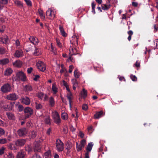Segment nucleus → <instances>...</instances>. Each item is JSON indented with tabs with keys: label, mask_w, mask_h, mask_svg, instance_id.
<instances>
[{
	"label": "nucleus",
	"mask_w": 158,
	"mask_h": 158,
	"mask_svg": "<svg viewBox=\"0 0 158 158\" xmlns=\"http://www.w3.org/2000/svg\"><path fill=\"white\" fill-rule=\"evenodd\" d=\"M8 53L7 50L3 47H0V54L3 55L7 54Z\"/></svg>",
	"instance_id": "26"
},
{
	"label": "nucleus",
	"mask_w": 158,
	"mask_h": 158,
	"mask_svg": "<svg viewBox=\"0 0 158 158\" xmlns=\"http://www.w3.org/2000/svg\"><path fill=\"white\" fill-rule=\"evenodd\" d=\"M135 65L136 67H140V63L138 60H137L135 64Z\"/></svg>",
	"instance_id": "60"
},
{
	"label": "nucleus",
	"mask_w": 158,
	"mask_h": 158,
	"mask_svg": "<svg viewBox=\"0 0 158 158\" xmlns=\"http://www.w3.org/2000/svg\"><path fill=\"white\" fill-rule=\"evenodd\" d=\"M24 47L25 48V50L27 52L30 51L32 49V46L29 42H26L24 44Z\"/></svg>",
	"instance_id": "14"
},
{
	"label": "nucleus",
	"mask_w": 158,
	"mask_h": 158,
	"mask_svg": "<svg viewBox=\"0 0 158 158\" xmlns=\"http://www.w3.org/2000/svg\"><path fill=\"white\" fill-rule=\"evenodd\" d=\"M41 50L39 48L35 47L34 52L33 53V54L34 56H39L41 54Z\"/></svg>",
	"instance_id": "20"
},
{
	"label": "nucleus",
	"mask_w": 158,
	"mask_h": 158,
	"mask_svg": "<svg viewBox=\"0 0 158 158\" xmlns=\"http://www.w3.org/2000/svg\"><path fill=\"white\" fill-rule=\"evenodd\" d=\"M36 136V132L33 131L29 133V137L31 138H34Z\"/></svg>",
	"instance_id": "34"
},
{
	"label": "nucleus",
	"mask_w": 158,
	"mask_h": 158,
	"mask_svg": "<svg viewBox=\"0 0 158 158\" xmlns=\"http://www.w3.org/2000/svg\"><path fill=\"white\" fill-rule=\"evenodd\" d=\"M111 5L110 4H102V8L103 10H107L110 8Z\"/></svg>",
	"instance_id": "32"
},
{
	"label": "nucleus",
	"mask_w": 158,
	"mask_h": 158,
	"mask_svg": "<svg viewBox=\"0 0 158 158\" xmlns=\"http://www.w3.org/2000/svg\"><path fill=\"white\" fill-rule=\"evenodd\" d=\"M38 69L40 71L44 72L46 69V67L45 63L41 61H38L36 64Z\"/></svg>",
	"instance_id": "5"
},
{
	"label": "nucleus",
	"mask_w": 158,
	"mask_h": 158,
	"mask_svg": "<svg viewBox=\"0 0 158 158\" xmlns=\"http://www.w3.org/2000/svg\"><path fill=\"white\" fill-rule=\"evenodd\" d=\"M72 81L73 85V90H75L76 88L78 87L77 81L76 79H73L72 80Z\"/></svg>",
	"instance_id": "27"
},
{
	"label": "nucleus",
	"mask_w": 158,
	"mask_h": 158,
	"mask_svg": "<svg viewBox=\"0 0 158 158\" xmlns=\"http://www.w3.org/2000/svg\"><path fill=\"white\" fill-rule=\"evenodd\" d=\"M27 77L24 73L21 71H19L16 73V76L14 77L16 81H25L26 80Z\"/></svg>",
	"instance_id": "1"
},
{
	"label": "nucleus",
	"mask_w": 158,
	"mask_h": 158,
	"mask_svg": "<svg viewBox=\"0 0 158 158\" xmlns=\"http://www.w3.org/2000/svg\"><path fill=\"white\" fill-rule=\"evenodd\" d=\"M67 97L69 100L70 107H71L72 100L73 98V95L71 93H69L67 94Z\"/></svg>",
	"instance_id": "23"
},
{
	"label": "nucleus",
	"mask_w": 158,
	"mask_h": 158,
	"mask_svg": "<svg viewBox=\"0 0 158 158\" xmlns=\"http://www.w3.org/2000/svg\"><path fill=\"white\" fill-rule=\"evenodd\" d=\"M92 11L94 12V13H95V4L94 3V2H93L92 3Z\"/></svg>",
	"instance_id": "56"
},
{
	"label": "nucleus",
	"mask_w": 158,
	"mask_h": 158,
	"mask_svg": "<svg viewBox=\"0 0 158 158\" xmlns=\"http://www.w3.org/2000/svg\"><path fill=\"white\" fill-rule=\"evenodd\" d=\"M59 28L61 35L63 37H66L67 35V34L64 31V29L63 27L61 25H59Z\"/></svg>",
	"instance_id": "24"
},
{
	"label": "nucleus",
	"mask_w": 158,
	"mask_h": 158,
	"mask_svg": "<svg viewBox=\"0 0 158 158\" xmlns=\"http://www.w3.org/2000/svg\"><path fill=\"white\" fill-rule=\"evenodd\" d=\"M26 91L28 92L31 91L32 90V87L30 85H26L25 86Z\"/></svg>",
	"instance_id": "49"
},
{
	"label": "nucleus",
	"mask_w": 158,
	"mask_h": 158,
	"mask_svg": "<svg viewBox=\"0 0 158 158\" xmlns=\"http://www.w3.org/2000/svg\"><path fill=\"white\" fill-rule=\"evenodd\" d=\"M24 1L28 6H32L31 2L30 0H24Z\"/></svg>",
	"instance_id": "55"
},
{
	"label": "nucleus",
	"mask_w": 158,
	"mask_h": 158,
	"mask_svg": "<svg viewBox=\"0 0 158 158\" xmlns=\"http://www.w3.org/2000/svg\"><path fill=\"white\" fill-rule=\"evenodd\" d=\"M7 142V140L6 139L0 138V144H4L6 143Z\"/></svg>",
	"instance_id": "50"
},
{
	"label": "nucleus",
	"mask_w": 158,
	"mask_h": 158,
	"mask_svg": "<svg viewBox=\"0 0 158 158\" xmlns=\"http://www.w3.org/2000/svg\"><path fill=\"white\" fill-rule=\"evenodd\" d=\"M28 130L25 128H23L19 129L17 133L19 136L20 137H25L27 134Z\"/></svg>",
	"instance_id": "8"
},
{
	"label": "nucleus",
	"mask_w": 158,
	"mask_h": 158,
	"mask_svg": "<svg viewBox=\"0 0 158 158\" xmlns=\"http://www.w3.org/2000/svg\"><path fill=\"white\" fill-rule=\"evenodd\" d=\"M45 158H51V152L50 151H48L45 153L44 154Z\"/></svg>",
	"instance_id": "40"
},
{
	"label": "nucleus",
	"mask_w": 158,
	"mask_h": 158,
	"mask_svg": "<svg viewBox=\"0 0 158 158\" xmlns=\"http://www.w3.org/2000/svg\"><path fill=\"white\" fill-rule=\"evenodd\" d=\"M9 60L8 58H4L0 60V64L5 65L9 62Z\"/></svg>",
	"instance_id": "31"
},
{
	"label": "nucleus",
	"mask_w": 158,
	"mask_h": 158,
	"mask_svg": "<svg viewBox=\"0 0 158 158\" xmlns=\"http://www.w3.org/2000/svg\"><path fill=\"white\" fill-rule=\"evenodd\" d=\"M76 47H74V46L71 45L70 48H71V54L72 55H76L78 54L77 52V48H76Z\"/></svg>",
	"instance_id": "21"
},
{
	"label": "nucleus",
	"mask_w": 158,
	"mask_h": 158,
	"mask_svg": "<svg viewBox=\"0 0 158 158\" xmlns=\"http://www.w3.org/2000/svg\"><path fill=\"white\" fill-rule=\"evenodd\" d=\"M61 118L64 120L67 119L68 118L67 114L65 112L62 113L61 114Z\"/></svg>",
	"instance_id": "44"
},
{
	"label": "nucleus",
	"mask_w": 158,
	"mask_h": 158,
	"mask_svg": "<svg viewBox=\"0 0 158 158\" xmlns=\"http://www.w3.org/2000/svg\"><path fill=\"white\" fill-rule=\"evenodd\" d=\"M5 133V130L2 128L0 127V136L4 135Z\"/></svg>",
	"instance_id": "54"
},
{
	"label": "nucleus",
	"mask_w": 158,
	"mask_h": 158,
	"mask_svg": "<svg viewBox=\"0 0 158 158\" xmlns=\"http://www.w3.org/2000/svg\"><path fill=\"white\" fill-rule=\"evenodd\" d=\"M24 112L25 114V118H29L33 114V111L31 108L27 107L24 109Z\"/></svg>",
	"instance_id": "7"
},
{
	"label": "nucleus",
	"mask_w": 158,
	"mask_h": 158,
	"mask_svg": "<svg viewBox=\"0 0 158 158\" xmlns=\"http://www.w3.org/2000/svg\"><path fill=\"white\" fill-rule=\"evenodd\" d=\"M34 151L35 152H39L41 149V147L40 143L37 142H35L34 143Z\"/></svg>",
	"instance_id": "15"
},
{
	"label": "nucleus",
	"mask_w": 158,
	"mask_h": 158,
	"mask_svg": "<svg viewBox=\"0 0 158 158\" xmlns=\"http://www.w3.org/2000/svg\"><path fill=\"white\" fill-rule=\"evenodd\" d=\"M69 51H70V53L69 54V58H68L69 60H70V61H71L72 62H73V61H74V60L73 59V58L72 57V56L73 55H72V54H71V50H70V49H69Z\"/></svg>",
	"instance_id": "52"
},
{
	"label": "nucleus",
	"mask_w": 158,
	"mask_h": 158,
	"mask_svg": "<svg viewBox=\"0 0 158 158\" xmlns=\"http://www.w3.org/2000/svg\"><path fill=\"white\" fill-rule=\"evenodd\" d=\"M49 106L51 107H53L54 106L55 104V101L54 98L52 97H51L49 99Z\"/></svg>",
	"instance_id": "25"
},
{
	"label": "nucleus",
	"mask_w": 158,
	"mask_h": 158,
	"mask_svg": "<svg viewBox=\"0 0 158 158\" xmlns=\"http://www.w3.org/2000/svg\"><path fill=\"white\" fill-rule=\"evenodd\" d=\"M74 66L72 65H70L69 66V73H71L73 71V69H74Z\"/></svg>",
	"instance_id": "61"
},
{
	"label": "nucleus",
	"mask_w": 158,
	"mask_h": 158,
	"mask_svg": "<svg viewBox=\"0 0 158 158\" xmlns=\"http://www.w3.org/2000/svg\"><path fill=\"white\" fill-rule=\"evenodd\" d=\"M32 158H41V157L39 155L36 154L33 156Z\"/></svg>",
	"instance_id": "64"
},
{
	"label": "nucleus",
	"mask_w": 158,
	"mask_h": 158,
	"mask_svg": "<svg viewBox=\"0 0 158 158\" xmlns=\"http://www.w3.org/2000/svg\"><path fill=\"white\" fill-rule=\"evenodd\" d=\"M0 90L3 93L9 92L11 90V86L8 83L5 84L1 87Z\"/></svg>",
	"instance_id": "4"
},
{
	"label": "nucleus",
	"mask_w": 158,
	"mask_h": 158,
	"mask_svg": "<svg viewBox=\"0 0 158 158\" xmlns=\"http://www.w3.org/2000/svg\"><path fill=\"white\" fill-rule=\"evenodd\" d=\"M36 96L39 98L44 101H46L48 99V97L47 95L44 94V93L41 92L37 93Z\"/></svg>",
	"instance_id": "10"
},
{
	"label": "nucleus",
	"mask_w": 158,
	"mask_h": 158,
	"mask_svg": "<svg viewBox=\"0 0 158 158\" xmlns=\"http://www.w3.org/2000/svg\"><path fill=\"white\" fill-rule=\"evenodd\" d=\"M6 27L4 25H2V29H0V32L3 33L4 32V31L5 30Z\"/></svg>",
	"instance_id": "63"
},
{
	"label": "nucleus",
	"mask_w": 158,
	"mask_h": 158,
	"mask_svg": "<svg viewBox=\"0 0 158 158\" xmlns=\"http://www.w3.org/2000/svg\"><path fill=\"white\" fill-rule=\"evenodd\" d=\"M78 38L76 35H73L72 37L70 40V42L72 46H74V47H76L78 45Z\"/></svg>",
	"instance_id": "9"
},
{
	"label": "nucleus",
	"mask_w": 158,
	"mask_h": 158,
	"mask_svg": "<svg viewBox=\"0 0 158 158\" xmlns=\"http://www.w3.org/2000/svg\"><path fill=\"white\" fill-rule=\"evenodd\" d=\"M22 102L23 103L26 105H28L30 103V100L29 98L27 97L22 98Z\"/></svg>",
	"instance_id": "17"
},
{
	"label": "nucleus",
	"mask_w": 158,
	"mask_h": 158,
	"mask_svg": "<svg viewBox=\"0 0 158 158\" xmlns=\"http://www.w3.org/2000/svg\"><path fill=\"white\" fill-rule=\"evenodd\" d=\"M81 94L82 97L83 98H85L87 96V91L85 89H83L82 91L81 92Z\"/></svg>",
	"instance_id": "38"
},
{
	"label": "nucleus",
	"mask_w": 158,
	"mask_h": 158,
	"mask_svg": "<svg viewBox=\"0 0 158 158\" xmlns=\"http://www.w3.org/2000/svg\"><path fill=\"white\" fill-rule=\"evenodd\" d=\"M29 39L31 42L35 45H37L39 42L38 40L35 37L31 36Z\"/></svg>",
	"instance_id": "13"
},
{
	"label": "nucleus",
	"mask_w": 158,
	"mask_h": 158,
	"mask_svg": "<svg viewBox=\"0 0 158 158\" xmlns=\"http://www.w3.org/2000/svg\"><path fill=\"white\" fill-rule=\"evenodd\" d=\"M8 147L10 149L12 150H16L19 149L18 147L16 145L15 142L14 144L10 143L8 145Z\"/></svg>",
	"instance_id": "18"
},
{
	"label": "nucleus",
	"mask_w": 158,
	"mask_h": 158,
	"mask_svg": "<svg viewBox=\"0 0 158 158\" xmlns=\"http://www.w3.org/2000/svg\"><path fill=\"white\" fill-rule=\"evenodd\" d=\"M0 41L3 43L6 44L8 43V39L6 36L0 38Z\"/></svg>",
	"instance_id": "37"
},
{
	"label": "nucleus",
	"mask_w": 158,
	"mask_h": 158,
	"mask_svg": "<svg viewBox=\"0 0 158 158\" xmlns=\"http://www.w3.org/2000/svg\"><path fill=\"white\" fill-rule=\"evenodd\" d=\"M25 150L28 153H30L32 151V148L30 146L27 145L25 147Z\"/></svg>",
	"instance_id": "45"
},
{
	"label": "nucleus",
	"mask_w": 158,
	"mask_h": 158,
	"mask_svg": "<svg viewBox=\"0 0 158 158\" xmlns=\"http://www.w3.org/2000/svg\"><path fill=\"white\" fill-rule=\"evenodd\" d=\"M88 131L89 132L91 133L93 131V127L92 126L89 127L87 128Z\"/></svg>",
	"instance_id": "58"
},
{
	"label": "nucleus",
	"mask_w": 158,
	"mask_h": 158,
	"mask_svg": "<svg viewBox=\"0 0 158 158\" xmlns=\"http://www.w3.org/2000/svg\"><path fill=\"white\" fill-rule=\"evenodd\" d=\"M25 152L23 150H21L18 153L16 158H25Z\"/></svg>",
	"instance_id": "16"
},
{
	"label": "nucleus",
	"mask_w": 158,
	"mask_h": 158,
	"mask_svg": "<svg viewBox=\"0 0 158 158\" xmlns=\"http://www.w3.org/2000/svg\"><path fill=\"white\" fill-rule=\"evenodd\" d=\"M83 110H86L88 109V106L86 104H83L82 106Z\"/></svg>",
	"instance_id": "62"
},
{
	"label": "nucleus",
	"mask_w": 158,
	"mask_h": 158,
	"mask_svg": "<svg viewBox=\"0 0 158 158\" xmlns=\"http://www.w3.org/2000/svg\"><path fill=\"white\" fill-rule=\"evenodd\" d=\"M56 149L58 152H61L64 149V143L60 140L58 139L56 142Z\"/></svg>",
	"instance_id": "3"
},
{
	"label": "nucleus",
	"mask_w": 158,
	"mask_h": 158,
	"mask_svg": "<svg viewBox=\"0 0 158 158\" xmlns=\"http://www.w3.org/2000/svg\"><path fill=\"white\" fill-rule=\"evenodd\" d=\"M52 90L54 94H56L58 92V89L56 86V84L55 83L52 84Z\"/></svg>",
	"instance_id": "39"
},
{
	"label": "nucleus",
	"mask_w": 158,
	"mask_h": 158,
	"mask_svg": "<svg viewBox=\"0 0 158 158\" xmlns=\"http://www.w3.org/2000/svg\"><path fill=\"white\" fill-rule=\"evenodd\" d=\"M74 77L76 78H78L79 77L80 75L78 71V70L76 69L74 71Z\"/></svg>",
	"instance_id": "46"
},
{
	"label": "nucleus",
	"mask_w": 158,
	"mask_h": 158,
	"mask_svg": "<svg viewBox=\"0 0 158 158\" xmlns=\"http://www.w3.org/2000/svg\"><path fill=\"white\" fill-rule=\"evenodd\" d=\"M130 77L133 81H137V78L135 75L131 74L130 76Z\"/></svg>",
	"instance_id": "51"
},
{
	"label": "nucleus",
	"mask_w": 158,
	"mask_h": 158,
	"mask_svg": "<svg viewBox=\"0 0 158 158\" xmlns=\"http://www.w3.org/2000/svg\"><path fill=\"white\" fill-rule=\"evenodd\" d=\"M18 95L15 93L10 94L6 96V98L10 100L15 101L18 98Z\"/></svg>",
	"instance_id": "11"
},
{
	"label": "nucleus",
	"mask_w": 158,
	"mask_h": 158,
	"mask_svg": "<svg viewBox=\"0 0 158 158\" xmlns=\"http://www.w3.org/2000/svg\"><path fill=\"white\" fill-rule=\"evenodd\" d=\"M38 12L41 18L42 19L44 20L45 17L44 16V14L43 12V11L41 9H39L38 10Z\"/></svg>",
	"instance_id": "36"
},
{
	"label": "nucleus",
	"mask_w": 158,
	"mask_h": 158,
	"mask_svg": "<svg viewBox=\"0 0 158 158\" xmlns=\"http://www.w3.org/2000/svg\"><path fill=\"white\" fill-rule=\"evenodd\" d=\"M35 104V108L37 110L40 109L42 108L43 106L41 103L36 102Z\"/></svg>",
	"instance_id": "41"
},
{
	"label": "nucleus",
	"mask_w": 158,
	"mask_h": 158,
	"mask_svg": "<svg viewBox=\"0 0 158 158\" xmlns=\"http://www.w3.org/2000/svg\"><path fill=\"white\" fill-rule=\"evenodd\" d=\"M12 72L13 70L11 68H7L4 72V75L9 76L12 73Z\"/></svg>",
	"instance_id": "29"
},
{
	"label": "nucleus",
	"mask_w": 158,
	"mask_h": 158,
	"mask_svg": "<svg viewBox=\"0 0 158 158\" xmlns=\"http://www.w3.org/2000/svg\"><path fill=\"white\" fill-rule=\"evenodd\" d=\"M15 4L19 6L23 7V3L20 1L18 0H15L14 1Z\"/></svg>",
	"instance_id": "43"
},
{
	"label": "nucleus",
	"mask_w": 158,
	"mask_h": 158,
	"mask_svg": "<svg viewBox=\"0 0 158 158\" xmlns=\"http://www.w3.org/2000/svg\"><path fill=\"white\" fill-rule=\"evenodd\" d=\"M8 158H14V155L12 153H9L7 155Z\"/></svg>",
	"instance_id": "57"
},
{
	"label": "nucleus",
	"mask_w": 158,
	"mask_h": 158,
	"mask_svg": "<svg viewBox=\"0 0 158 158\" xmlns=\"http://www.w3.org/2000/svg\"><path fill=\"white\" fill-rule=\"evenodd\" d=\"M86 143V140L83 139L80 142V143L79 144L77 142H76V148L78 152H79L82 150V148L85 147V146Z\"/></svg>",
	"instance_id": "6"
},
{
	"label": "nucleus",
	"mask_w": 158,
	"mask_h": 158,
	"mask_svg": "<svg viewBox=\"0 0 158 158\" xmlns=\"http://www.w3.org/2000/svg\"><path fill=\"white\" fill-rule=\"evenodd\" d=\"M52 117L54 123L59 125L61 122V119L58 113L55 111L52 113Z\"/></svg>",
	"instance_id": "2"
},
{
	"label": "nucleus",
	"mask_w": 158,
	"mask_h": 158,
	"mask_svg": "<svg viewBox=\"0 0 158 158\" xmlns=\"http://www.w3.org/2000/svg\"><path fill=\"white\" fill-rule=\"evenodd\" d=\"M6 115L8 118L10 120H14L15 119V117L13 114L10 112H6Z\"/></svg>",
	"instance_id": "33"
},
{
	"label": "nucleus",
	"mask_w": 158,
	"mask_h": 158,
	"mask_svg": "<svg viewBox=\"0 0 158 158\" xmlns=\"http://www.w3.org/2000/svg\"><path fill=\"white\" fill-rule=\"evenodd\" d=\"M23 52L22 50H17L15 51L14 56L18 58L22 57L23 56Z\"/></svg>",
	"instance_id": "22"
},
{
	"label": "nucleus",
	"mask_w": 158,
	"mask_h": 158,
	"mask_svg": "<svg viewBox=\"0 0 158 158\" xmlns=\"http://www.w3.org/2000/svg\"><path fill=\"white\" fill-rule=\"evenodd\" d=\"M13 64L15 67H20L22 65V62L19 60H17L13 62Z\"/></svg>",
	"instance_id": "28"
},
{
	"label": "nucleus",
	"mask_w": 158,
	"mask_h": 158,
	"mask_svg": "<svg viewBox=\"0 0 158 158\" xmlns=\"http://www.w3.org/2000/svg\"><path fill=\"white\" fill-rule=\"evenodd\" d=\"M104 114L103 113V111L102 110H101L100 111L97 112L94 115V117L95 118L98 119L104 116Z\"/></svg>",
	"instance_id": "19"
},
{
	"label": "nucleus",
	"mask_w": 158,
	"mask_h": 158,
	"mask_svg": "<svg viewBox=\"0 0 158 158\" xmlns=\"http://www.w3.org/2000/svg\"><path fill=\"white\" fill-rule=\"evenodd\" d=\"M127 33L129 35L127 39L129 41H130L131 38V36L133 34V32L132 31L130 30L127 32Z\"/></svg>",
	"instance_id": "48"
},
{
	"label": "nucleus",
	"mask_w": 158,
	"mask_h": 158,
	"mask_svg": "<svg viewBox=\"0 0 158 158\" xmlns=\"http://www.w3.org/2000/svg\"><path fill=\"white\" fill-rule=\"evenodd\" d=\"M55 17V14L54 12L52 11V13H51L49 15H48V17L50 19H53Z\"/></svg>",
	"instance_id": "47"
},
{
	"label": "nucleus",
	"mask_w": 158,
	"mask_h": 158,
	"mask_svg": "<svg viewBox=\"0 0 158 158\" xmlns=\"http://www.w3.org/2000/svg\"><path fill=\"white\" fill-rule=\"evenodd\" d=\"M154 45H156L154 47V49L158 48V39L154 41Z\"/></svg>",
	"instance_id": "53"
},
{
	"label": "nucleus",
	"mask_w": 158,
	"mask_h": 158,
	"mask_svg": "<svg viewBox=\"0 0 158 158\" xmlns=\"http://www.w3.org/2000/svg\"><path fill=\"white\" fill-rule=\"evenodd\" d=\"M66 146V149L68 151L72 147V143L69 141H68L67 142Z\"/></svg>",
	"instance_id": "35"
},
{
	"label": "nucleus",
	"mask_w": 158,
	"mask_h": 158,
	"mask_svg": "<svg viewBox=\"0 0 158 158\" xmlns=\"http://www.w3.org/2000/svg\"><path fill=\"white\" fill-rule=\"evenodd\" d=\"M56 48L52 45V43L51 44V51L55 53L56 52Z\"/></svg>",
	"instance_id": "59"
},
{
	"label": "nucleus",
	"mask_w": 158,
	"mask_h": 158,
	"mask_svg": "<svg viewBox=\"0 0 158 158\" xmlns=\"http://www.w3.org/2000/svg\"><path fill=\"white\" fill-rule=\"evenodd\" d=\"M16 145L17 146L18 148L19 147L23 146L26 142V140L24 139H19L15 141Z\"/></svg>",
	"instance_id": "12"
},
{
	"label": "nucleus",
	"mask_w": 158,
	"mask_h": 158,
	"mask_svg": "<svg viewBox=\"0 0 158 158\" xmlns=\"http://www.w3.org/2000/svg\"><path fill=\"white\" fill-rule=\"evenodd\" d=\"M51 119L48 116L45 118L44 119V122L46 124L50 125L51 124Z\"/></svg>",
	"instance_id": "42"
},
{
	"label": "nucleus",
	"mask_w": 158,
	"mask_h": 158,
	"mask_svg": "<svg viewBox=\"0 0 158 158\" xmlns=\"http://www.w3.org/2000/svg\"><path fill=\"white\" fill-rule=\"evenodd\" d=\"M93 146V144L91 142L89 143L86 148L87 151L86 152H88V153H89V152H90Z\"/></svg>",
	"instance_id": "30"
}]
</instances>
